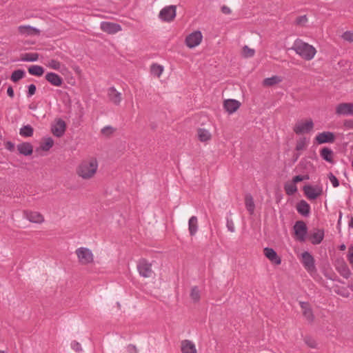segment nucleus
<instances>
[{
	"mask_svg": "<svg viewBox=\"0 0 353 353\" xmlns=\"http://www.w3.org/2000/svg\"><path fill=\"white\" fill-rule=\"evenodd\" d=\"M99 163L97 158L89 157L83 160L77 168L78 176L83 179H92L98 170Z\"/></svg>",
	"mask_w": 353,
	"mask_h": 353,
	"instance_id": "1",
	"label": "nucleus"
},
{
	"mask_svg": "<svg viewBox=\"0 0 353 353\" xmlns=\"http://www.w3.org/2000/svg\"><path fill=\"white\" fill-rule=\"evenodd\" d=\"M291 49L305 61L312 60L317 52V50L314 46L309 44L301 39H295Z\"/></svg>",
	"mask_w": 353,
	"mask_h": 353,
	"instance_id": "2",
	"label": "nucleus"
},
{
	"mask_svg": "<svg viewBox=\"0 0 353 353\" xmlns=\"http://www.w3.org/2000/svg\"><path fill=\"white\" fill-rule=\"evenodd\" d=\"M78 261L81 265H87L94 262V254L92 250L85 247H80L75 250Z\"/></svg>",
	"mask_w": 353,
	"mask_h": 353,
	"instance_id": "3",
	"label": "nucleus"
},
{
	"mask_svg": "<svg viewBox=\"0 0 353 353\" xmlns=\"http://www.w3.org/2000/svg\"><path fill=\"white\" fill-rule=\"evenodd\" d=\"M176 16V6L170 5L163 7L159 12V19L165 23H171Z\"/></svg>",
	"mask_w": 353,
	"mask_h": 353,
	"instance_id": "4",
	"label": "nucleus"
},
{
	"mask_svg": "<svg viewBox=\"0 0 353 353\" xmlns=\"http://www.w3.org/2000/svg\"><path fill=\"white\" fill-rule=\"evenodd\" d=\"M301 262L305 269L310 274L316 272L314 259L312 255L307 251L301 253Z\"/></svg>",
	"mask_w": 353,
	"mask_h": 353,
	"instance_id": "5",
	"label": "nucleus"
},
{
	"mask_svg": "<svg viewBox=\"0 0 353 353\" xmlns=\"http://www.w3.org/2000/svg\"><path fill=\"white\" fill-rule=\"evenodd\" d=\"M202 39L203 34L201 32L195 30L185 37V43L189 48H194L201 43Z\"/></svg>",
	"mask_w": 353,
	"mask_h": 353,
	"instance_id": "6",
	"label": "nucleus"
},
{
	"mask_svg": "<svg viewBox=\"0 0 353 353\" xmlns=\"http://www.w3.org/2000/svg\"><path fill=\"white\" fill-rule=\"evenodd\" d=\"M303 191L307 199L310 200L316 199L323 192V188L321 185H305Z\"/></svg>",
	"mask_w": 353,
	"mask_h": 353,
	"instance_id": "7",
	"label": "nucleus"
},
{
	"mask_svg": "<svg viewBox=\"0 0 353 353\" xmlns=\"http://www.w3.org/2000/svg\"><path fill=\"white\" fill-rule=\"evenodd\" d=\"M294 231L296 239L301 241H305L306 239L307 228L305 223L302 221H296L294 225Z\"/></svg>",
	"mask_w": 353,
	"mask_h": 353,
	"instance_id": "8",
	"label": "nucleus"
},
{
	"mask_svg": "<svg viewBox=\"0 0 353 353\" xmlns=\"http://www.w3.org/2000/svg\"><path fill=\"white\" fill-rule=\"evenodd\" d=\"M313 127L314 123L311 119L307 121H299L295 124L294 131L298 134H304L310 132Z\"/></svg>",
	"mask_w": 353,
	"mask_h": 353,
	"instance_id": "9",
	"label": "nucleus"
},
{
	"mask_svg": "<svg viewBox=\"0 0 353 353\" xmlns=\"http://www.w3.org/2000/svg\"><path fill=\"white\" fill-rule=\"evenodd\" d=\"M137 270L141 276L149 278L152 274V265L145 259H141L137 265Z\"/></svg>",
	"mask_w": 353,
	"mask_h": 353,
	"instance_id": "10",
	"label": "nucleus"
},
{
	"mask_svg": "<svg viewBox=\"0 0 353 353\" xmlns=\"http://www.w3.org/2000/svg\"><path fill=\"white\" fill-rule=\"evenodd\" d=\"M336 114L339 116H353V103H341L336 107Z\"/></svg>",
	"mask_w": 353,
	"mask_h": 353,
	"instance_id": "11",
	"label": "nucleus"
},
{
	"mask_svg": "<svg viewBox=\"0 0 353 353\" xmlns=\"http://www.w3.org/2000/svg\"><path fill=\"white\" fill-rule=\"evenodd\" d=\"M66 125L61 119H57L52 125L51 130L52 134L57 137H61L65 133Z\"/></svg>",
	"mask_w": 353,
	"mask_h": 353,
	"instance_id": "12",
	"label": "nucleus"
},
{
	"mask_svg": "<svg viewBox=\"0 0 353 353\" xmlns=\"http://www.w3.org/2000/svg\"><path fill=\"white\" fill-rule=\"evenodd\" d=\"M335 140L334 134L332 132H323L316 134L315 137V141L318 144H323L326 143H333Z\"/></svg>",
	"mask_w": 353,
	"mask_h": 353,
	"instance_id": "13",
	"label": "nucleus"
},
{
	"mask_svg": "<svg viewBox=\"0 0 353 353\" xmlns=\"http://www.w3.org/2000/svg\"><path fill=\"white\" fill-rule=\"evenodd\" d=\"M100 28L109 34H114L121 30V26L119 24L109 21H102L100 23Z\"/></svg>",
	"mask_w": 353,
	"mask_h": 353,
	"instance_id": "14",
	"label": "nucleus"
},
{
	"mask_svg": "<svg viewBox=\"0 0 353 353\" xmlns=\"http://www.w3.org/2000/svg\"><path fill=\"white\" fill-rule=\"evenodd\" d=\"M25 217L30 222L34 223H42L44 221L43 216L38 212H34V211L26 212Z\"/></svg>",
	"mask_w": 353,
	"mask_h": 353,
	"instance_id": "15",
	"label": "nucleus"
},
{
	"mask_svg": "<svg viewBox=\"0 0 353 353\" xmlns=\"http://www.w3.org/2000/svg\"><path fill=\"white\" fill-rule=\"evenodd\" d=\"M300 306L303 311V315L306 319L307 321L312 323L314 321V314L312 310L307 302H300Z\"/></svg>",
	"mask_w": 353,
	"mask_h": 353,
	"instance_id": "16",
	"label": "nucleus"
},
{
	"mask_svg": "<svg viewBox=\"0 0 353 353\" xmlns=\"http://www.w3.org/2000/svg\"><path fill=\"white\" fill-rule=\"evenodd\" d=\"M264 254L272 263L276 265L281 264V259L274 249L265 248L264 249Z\"/></svg>",
	"mask_w": 353,
	"mask_h": 353,
	"instance_id": "17",
	"label": "nucleus"
},
{
	"mask_svg": "<svg viewBox=\"0 0 353 353\" xmlns=\"http://www.w3.org/2000/svg\"><path fill=\"white\" fill-rule=\"evenodd\" d=\"M46 80L54 86H61L63 83V79L54 72H47L46 74Z\"/></svg>",
	"mask_w": 353,
	"mask_h": 353,
	"instance_id": "18",
	"label": "nucleus"
},
{
	"mask_svg": "<svg viewBox=\"0 0 353 353\" xmlns=\"http://www.w3.org/2000/svg\"><path fill=\"white\" fill-rule=\"evenodd\" d=\"M240 106V103L235 99H227L224 101L223 107L227 112L232 114L236 112Z\"/></svg>",
	"mask_w": 353,
	"mask_h": 353,
	"instance_id": "19",
	"label": "nucleus"
},
{
	"mask_svg": "<svg viewBox=\"0 0 353 353\" xmlns=\"http://www.w3.org/2000/svg\"><path fill=\"white\" fill-rule=\"evenodd\" d=\"M182 353H197L195 344L190 340H183L181 343Z\"/></svg>",
	"mask_w": 353,
	"mask_h": 353,
	"instance_id": "20",
	"label": "nucleus"
},
{
	"mask_svg": "<svg viewBox=\"0 0 353 353\" xmlns=\"http://www.w3.org/2000/svg\"><path fill=\"white\" fill-rule=\"evenodd\" d=\"M108 97L110 101L115 105H119L121 101V94L114 87L108 90Z\"/></svg>",
	"mask_w": 353,
	"mask_h": 353,
	"instance_id": "21",
	"label": "nucleus"
},
{
	"mask_svg": "<svg viewBox=\"0 0 353 353\" xmlns=\"http://www.w3.org/2000/svg\"><path fill=\"white\" fill-rule=\"evenodd\" d=\"M199 230L198 219L196 216H192L188 221V230L190 235L194 236Z\"/></svg>",
	"mask_w": 353,
	"mask_h": 353,
	"instance_id": "22",
	"label": "nucleus"
},
{
	"mask_svg": "<svg viewBox=\"0 0 353 353\" xmlns=\"http://www.w3.org/2000/svg\"><path fill=\"white\" fill-rule=\"evenodd\" d=\"M296 210L300 214L308 216L310 212V206L305 201L302 200L298 203Z\"/></svg>",
	"mask_w": 353,
	"mask_h": 353,
	"instance_id": "23",
	"label": "nucleus"
},
{
	"mask_svg": "<svg viewBox=\"0 0 353 353\" xmlns=\"http://www.w3.org/2000/svg\"><path fill=\"white\" fill-rule=\"evenodd\" d=\"M19 31L21 34L25 35H35L39 34L38 29L30 26H20L19 27Z\"/></svg>",
	"mask_w": 353,
	"mask_h": 353,
	"instance_id": "24",
	"label": "nucleus"
},
{
	"mask_svg": "<svg viewBox=\"0 0 353 353\" xmlns=\"http://www.w3.org/2000/svg\"><path fill=\"white\" fill-rule=\"evenodd\" d=\"M245 205L250 214H253L255 210V204L253 197L250 194H247L245 196Z\"/></svg>",
	"mask_w": 353,
	"mask_h": 353,
	"instance_id": "25",
	"label": "nucleus"
},
{
	"mask_svg": "<svg viewBox=\"0 0 353 353\" xmlns=\"http://www.w3.org/2000/svg\"><path fill=\"white\" fill-rule=\"evenodd\" d=\"M18 151L25 156L30 155L32 153V147L29 143H23L17 145Z\"/></svg>",
	"mask_w": 353,
	"mask_h": 353,
	"instance_id": "26",
	"label": "nucleus"
},
{
	"mask_svg": "<svg viewBox=\"0 0 353 353\" xmlns=\"http://www.w3.org/2000/svg\"><path fill=\"white\" fill-rule=\"evenodd\" d=\"M324 232L321 230H317L314 232L311 236V242L314 245L319 244L323 239Z\"/></svg>",
	"mask_w": 353,
	"mask_h": 353,
	"instance_id": "27",
	"label": "nucleus"
},
{
	"mask_svg": "<svg viewBox=\"0 0 353 353\" xmlns=\"http://www.w3.org/2000/svg\"><path fill=\"white\" fill-rule=\"evenodd\" d=\"M321 158L328 163H332L333 151L328 148H324L320 152Z\"/></svg>",
	"mask_w": 353,
	"mask_h": 353,
	"instance_id": "28",
	"label": "nucleus"
},
{
	"mask_svg": "<svg viewBox=\"0 0 353 353\" xmlns=\"http://www.w3.org/2000/svg\"><path fill=\"white\" fill-rule=\"evenodd\" d=\"M282 78L279 76L274 75L271 77L265 78L263 81L265 86H272L282 81Z\"/></svg>",
	"mask_w": 353,
	"mask_h": 353,
	"instance_id": "29",
	"label": "nucleus"
},
{
	"mask_svg": "<svg viewBox=\"0 0 353 353\" xmlns=\"http://www.w3.org/2000/svg\"><path fill=\"white\" fill-rule=\"evenodd\" d=\"M28 72L31 75L41 77L44 73V69L42 66L38 65H32L28 68Z\"/></svg>",
	"mask_w": 353,
	"mask_h": 353,
	"instance_id": "30",
	"label": "nucleus"
},
{
	"mask_svg": "<svg viewBox=\"0 0 353 353\" xmlns=\"http://www.w3.org/2000/svg\"><path fill=\"white\" fill-rule=\"evenodd\" d=\"M39 59V54L35 52L25 53L21 60L26 62H35Z\"/></svg>",
	"mask_w": 353,
	"mask_h": 353,
	"instance_id": "31",
	"label": "nucleus"
},
{
	"mask_svg": "<svg viewBox=\"0 0 353 353\" xmlns=\"http://www.w3.org/2000/svg\"><path fill=\"white\" fill-rule=\"evenodd\" d=\"M198 137L202 142L207 141L211 139V134L208 130L201 128L198 130Z\"/></svg>",
	"mask_w": 353,
	"mask_h": 353,
	"instance_id": "32",
	"label": "nucleus"
},
{
	"mask_svg": "<svg viewBox=\"0 0 353 353\" xmlns=\"http://www.w3.org/2000/svg\"><path fill=\"white\" fill-rule=\"evenodd\" d=\"M164 68L163 65L154 63L151 65L150 70L151 73L157 77H160L163 72Z\"/></svg>",
	"mask_w": 353,
	"mask_h": 353,
	"instance_id": "33",
	"label": "nucleus"
},
{
	"mask_svg": "<svg viewBox=\"0 0 353 353\" xmlns=\"http://www.w3.org/2000/svg\"><path fill=\"white\" fill-rule=\"evenodd\" d=\"M25 76V71L23 70H16L13 71L11 74L10 79L13 82H17L23 79Z\"/></svg>",
	"mask_w": 353,
	"mask_h": 353,
	"instance_id": "34",
	"label": "nucleus"
},
{
	"mask_svg": "<svg viewBox=\"0 0 353 353\" xmlns=\"http://www.w3.org/2000/svg\"><path fill=\"white\" fill-rule=\"evenodd\" d=\"M46 65L50 69L59 71H60L63 67V65L61 63V62L56 59H50Z\"/></svg>",
	"mask_w": 353,
	"mask_h": 353,
	"instance_id": "35",
	"label": "nucleus"
},
{
	"mask_svg": "<svg viewBox=\"0 0 353 353\" xmlns=\"http://www.w3.org/2000/svg\"><path fill=\"white\" fill-rule=\"evenodd\" d=\"M54 141L51 137H47L41 145V149L43 151L49 150L53 145Z\"/></svg>",
	"mask_w": 353,
	"mask_h": 353,
	"instance_id": "36",
	"label": "nucleus"
},
{
	"mask_svg": "<svg viewBox=\"0 0 353 353\" xmlns=\"http://www.w3.org/2000/svg\"><path fill=\"white\" fill-rule=\"evenodd\" d=\"M20 134L25 137H29L33 134V128L29 125H25L20 129Z\"/></svg>",
	"mask_w": 353,
	"mask_h": 353,
	"instance_id": "37",
	"label": "nucleus"
},
{
	"mask_svg": "<svg viewBox=\"0 0 353 353\" xmlns=\"http://www.w3.org/2000/svg\"><path fill=\"white\" fill-rule=\"evenodd\" d=\"M285 190L288 195H292L297 191V187L292 181L285 185Z\"/></svg>",
	"mask_w": 353,
	"mask_h": 353,
	"instance_id": "38",
	"label": "nucleus"
},
{
	"mask_svg": "<svg viewBox=\"0 0 353 353\" xmlns=\"http://www.w3.org/2000/svg\"><path fill=\"white\" fill-rule=\"evenodd\" d=\"M339 272L342 276L348 279L351 275V272L346 265H343L339 269Z\"/></svg>",
	"mask_w": 353,
	"mask_h": 353,
	"instance_id": "39",
	"label": "nucleus"
},
{
	"mask_svg": "<svg viewBox=\"0 0 353 353\" xmlns=\"http://www.w3.org/2000/svg\"><path fill=\"white\" fill-rule=\"evenodd\" d=\"M190 296L194 301H197L200 299V290L197 287H193L191 290Z\"/></svg>",
	"mask_w": 353,
	"mask_h": 353,
	"instance_id": "40",
	"label": "nucleus"
},
{
	"mask_svg": "<svg viewBox=\"0 0 353 353\" xmlns=\"http://www.w3.org/2000/svg\"><path fill=\"white\" fill-rule=\"evenodd\" d=\"M307 143V142L305 138L300 139L299 141H297L296 150L298 151L303 150L306 148Z\"/></svg>",
	"mask_w": 353,
	"mask_h": 353,
	"instance_id": "41",
	"label": "nucleus"
},
{
	"mask_svg": "<svg viewBox=\"0 0 353 353\" xmlns=\"http://www.w3.org/2000/svg\"><path fill=\"white\" fill-rule=\"evenodd\" d=\"M255 51L254 49L250 48L248 46H245L243 48V54L245 57H252L254 55Z\"/></svg>",
	"mask_w": 353,
	"mask_h": 353,
	"instance_id": "42",
	"label": "nucleus"
},
{
	"mask_svg": "<svg viewBox=\"0 0 353 353\" xmlns=\"http://www.w3.org/2000/svg\"><path fill=\"white\" fill-rule=\"evenodd\" d=\"M307 21L308 19L307 16L302 15L296 18L295 23L297 26H305V24L307 23Z\"/></svg>",
	"mask_w": 353,
	"mask_h": 353,
	"instance_id": "43",
	"label": "nucleus"
},
{
	"mask_svg": "<svg viewBox=\"0 0 353 353\" xmlns=\"http://www.w3.org/2000/svg\"><path fill=\"white\" fill-rule=\"evenodd\" d=\"M341 37L345 41H347L349 42H352L353 41V32L346 31L342 34Z\"/></svg>",
	"mask_w": 353,
	"mask_h": 353,
	"instance_id": "44",
	"label": "nucleus"
},
{
	"mask_svg": "<svg viewBox=\"0 0 353 353\" xmlns=\"http://www.w3.org/2000/svg\"><path fill=\"white\" fill-rule=\"evenodd\" d=\"M328 178L334 188L339 187V181L338 179L332 173L329 174Z\"/></svg>",
	"mask_w": 353,
	"mask_h": 353,
	"instance_id": "45",
	"label": "nucleus"
},
{
	"mask_svg": "<svg viewBox=\"0 0 353 353\" xmlns=\"http://www.w3.org/2000/svg\"><path fill=\"white\" fill-rule=\"evenodd\" d=\"M71 348L77 352H81L83 351L81 345L75 341L71 343Z\"/></svg>",
	"mask_w": 353,
	"mask_h": 353,
	"instance_id": "46",
	"label": "nucleus"
},
{
	"mask_svg": "<svg viewBox=\"0 0 353 353\" xmlns=\"http://www.w3.org/2000/svg\"><path fill=\"white\" fill-rule=\"evenodd\" d=\"M309 179L310 177L307 174L303 176L297 175L293 178L292 182L296 184L298 182L302 181L303 180H308Z\"/></svg>",
	"mask_w": 353,
	"mask_h": 353,
	"instance_id": "47",
	"label": "nucleus"
},
{
	"mask_svg": "<svg viewBox=\"0 0 353 353\" xmlns=\"http://www.w3.org/2000/svg\"><path fill=\"white\" fill-rule=\"evenodd\" d=\"M36 86L34 84H30L28 86V92H27V97H30L32 95H34L36 92Z\"/></svg>",
	"mask_w": 353,
	"mask_h": 353,
	"instance_id": "48",
	"label": "nucleus"
},
{
	"mask_svg": "<svg viewBox=\"0 0 353 353\" xmlns=\"http://www.w3.org/2000/svg\"><path fill=\"white\" fill-rule=\"evenodd\" d=\"M347 259L349 262L352 264H353V245H351L348 248V253H347Z\"/></svg>",
	"mask_w": 353,
	"mask_h": 353,
	"instance_id": "49",
	"label": "nucleus"
},
{
	"mask_svg": "<svg viewBox=\"0 0 353 353\" xmlns=\"http://www.w3.org/2000/svg\"><path fill=\"white\" fill-rule=\"evenodd\" d=\"M305 343L310 347H314L315 345H316V343L314 340L312 339H305Z\"/></svg>",
	"mask_w": 353,
	"mask_h": 353,
	"instance_id": "50",
	"label": "nucleus"
},
{
	"mask_svg": "<svg viewBox=\"0 0 353 353\" xmlns=\"http://www.w3.org/2000/svg\"><path fill=\"white\" fill-rule=\"evenodd\" d=\"M128 351L130 353H137L136 347L133 345H130L128 346Z\"/></svg>",
	"mask_w": 353,
	"mask_h": 353,
	"instance_id": "51",
	"label": "nucleus"
},
{
	"mask_svg": "<svg viewBox=\"0 0 353 353\" xmlns=\"http://www.w3.org/2000/svg\"><path fill=\"white\" fill-rule=\"evenodd\" d=\"M7 93L10 97L12 98L14 97V90L11 86L8 88Z\"/></svg>",
	"mask_w": 353,
	"mask_h": 353,
	"instance_id": "52",
	"label": "nucleus"
},
{
	"mask_svg": "<svg viewBox=\"0 0 353 353\" xmlns=\"http://www.w3.org/2000/svg\"><path fill=\"white\" fill-rule=\"evenodd\" d=\"M342 217H343V213L341 212H339V219H338V221H337V226L339 228L341 227Z\"/></svg>",
	"mask_w": 353,
	"mask_h": 353,
	"instance_id": "53",
	"label": "nucleus"
},
{
	"mask_svg": "<svg viewBox=\"0 0 353 353\" xmlns=\"http://www.w3.org/2000/svg\"><path fill=\"white\" fill-rule=\"evenodd\" d=\"M227 226L229 231L232 232H234V227L232 223H230L228 222Z\"/></svg>",
	"mask_w": 353,
	"mask_h": 353,
	"instance_id": "54",
	"label": "nucleus"
},
{
	"mask_svg": "<svg viewBox=\"0 0 353 353\" xmlns=\"http://www.w3.org/2000/svg\"><path fill=\"white\" fill-rule=\"evenodd\" d=\"M222 11L225 14H230L231 12L230 9L229 8L226 7V6H223L222 8Z\"/></svg>",
	"mask_w": 353,
	"mask_h": 353,
	"instance_id": "55",
	"label": "nucleus"
},
{
	"mask_svg": "<svg viewBox=\"0 0 353 353\" xmlns=\"http://www.w3.org/2000/svg\"><path fill=\"white\" fill-rule=\"evenodd\" d=\"M349 228H353V216H350V221L348 223Z\"/></svg>",
	"mask_w": 353,
	"mask_h": 353,
	"instance_id": "56",
	"label": "nucleus"
},
{
	"mask_svg": "<svg viewBox=\"0 0 353 353\" xmlns=\"http://www.w3.org/2000/svg\"><path fill=\"white\" fill-rule=\"evenodd\" d=\"M7 145L8 150H12L14 148V144L12 143L11 142H8Z\"/></svg>",
	"mask_w": 353,
	"mask_h": 353,
	"instance_id": "57",
	"label": "nucleus"
},
{
	"mask_svg": "<svg viewBox=\"0 0 353 353\" xmlns=\"http://www.w3.org/2000/svg\"><path fill=\"white\" fill-rule=\"evenodd\" d=\"M345 248H346V246H345V245H344V244H342V245H341L339 246V249H340L341 250H345Z\"/></svg>",
	"mask_w": 353,
	"mask_h": 353,
	"instance_id": "58",
	"label": "nucleus"
},
{
	"mask_svg": "<svg viewBox=\"0 0 353 353\" xmlns=\"http://www.w3.org/2000/svg\"><path fill=\"white\" fill-rule=\"evenodd\" d=\"M105 129H110V127H105V128L102 130V132H103L105 130Z\"/></svg>",
	"mask_w": 353,
	"mask_h": 353,
	"instance_id": "59",
	"label": "nucleus"
},
{
	"mask_svg": "<svg viewBox=\"0 0 353 353\" xmlns=\"http://www.w3.org/2000/svg\"><path fill=\"white\" fill-rule=\"evenodd\" d=\"M0 353H7V352H5V351H1V350H0Z\"/></svg>",
	"mask_w": 353,
	"mask_h": 353,
	"instance_id": "60",
	"label": "nucleus"
}]
</instances>
